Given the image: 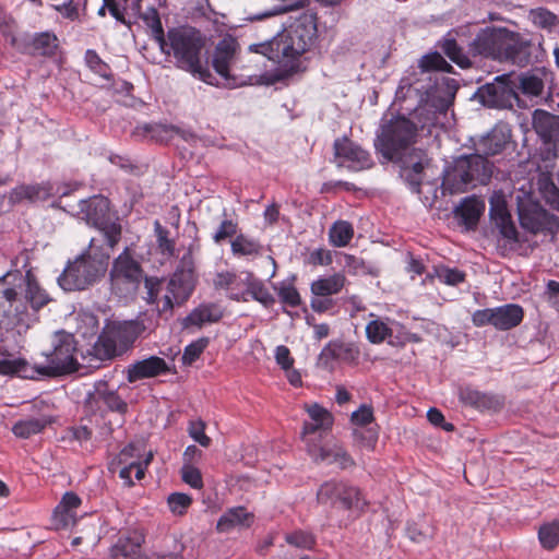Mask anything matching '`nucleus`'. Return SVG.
<instances>
[{
    "label": "nucleus",
    "instance_id": "1",
    "mask_svg": "<svg viewBox=\"0 0 559 559\" xmlns=\"http://www.w3.org/2000/svg\"><path fill=\"white\" fill-rule=\"evenodd\" d=\"M49 301L47 293L39 287L27 271L9 272L0 277L1 323L10 329H27L35 313Z\"/></svg>",
    "mask_w": 559,
    "mask_h": 559
},
{
    "label": "nucleus",
    "instance_id": "2",
    "mask_svg": "<svg viewBox=\"0 0 559 559\" xmlns=\"http://www.w3.org/2000/svg\"><path fill=\"white\" fill-rule=\"evenodd\" d=\"M430 73L408 72L401 79L392 103L393 109L416 118L421 128L435 126L438 115L450 106V99L439 95V86Z\"/></svg>",
    "mask_w": 559,
    "mask_h": 559
},
{
    "label": "nucleus",
    "instance_id": "3",
    "mask_svg": "<svg viewBox=\"0 0 559 559\" xmlns=\"http://www.w3.org/2000/svg\"><path fill=\"white\" fill-rule=\"evenodd\" d=\"M531 46L520 34L506 28H487L476 36L471 49L474 55L524 68L531 61Z\"/></svg>",
    "mask_w": 559,
    "mask_h": 559
},
{
    "label": "nucleus",
    "instance_id": "4",
    "mask_svg": "<svg viewBox=\"0 0 559 559\" xmlns=\"http://www.w3.org/2000/svg\"><path fill=\"white\" fill-rule=\"evenodd\" d=\"M142 331V324L134 320L111 322L86 349L83 359L90 367L98 368L103 361L127 352Z\"/></svg>",
    "mask_w": 559,
    "mask_h": 559
},
{
    "label": "nucleus",
    "instance_id": "5",
    "mask_svg": "<svg viewBox=\"0 0 559 559\" xmlns=\"http://www.w3.org/2000/svg\"><path fill=\"white\" fill-rule=\"evenodd\" d=\"M419 129L425 128L419 126L416 118L396 111L390 119H382L374 147L384 159L399 160L403 152L415 142Z\"/></svg>",
    "mask_w": 559,
    "mask_h": 559
},
{
    "label": "nucleus",
    "instance_id": "6",
    "mask_svg": "<svg viewBox=\"0 0 559 559\" xmlns=\"http://www.w3.org/2000/svg\"><path fill=\"white\" fill-rule=\"evenodd\" d=\"M286 33L267 44L261 45L263 53L270 51L269 59L278 63L293 60L306 52L313 43L317 25L311 14H301Z\"/></svg>",
    "mask_w": 559,
    "mask_h": 559
},
{
    "label": "nucleus",
    "instance_id": "7",
    "mask_svg": "<svg viewBox=\"0 0 559 559\" xmlns=\"http://www.w3.org/2000/svg\"><path fill=\"white\" fill-rule=\"evenodd\" d=\"M71 215L86 222L103 233L109 248H114L121 238L119 218L110 212L109 200L103 195H94L80 200L76 205H60Z\"/></svg>",
    "mask_w": 559,
    "mask_h": 559
},
{
    "label": "nucleus",
    "instance_id": "8",
    "mask_svg": "<svg viewBox=\"0 0 559 559\" xmlns=\"http://www.w3.org/2000/svg\"><path fill=\"white\" fill-rule=\"evenodd\" d=\"M492 175V165L479 153L462 156L445 170L442 188L451 194L462 193L477 185H486Z\"/></svg>",
    "mask_w": 559,
    "mask_h": 559
},
{
    "label": "nucleus",
    "instance_id": "9",
    "mask_svg": "<svg viewBox=\"0 0 559 559\" xmlns=\"http://www.w3.org/2000/svg\"><path fill=\"white\" fill-rule=\"evenodd\" d=\"M108 254L93 257L91 253H83L73 262H70L58 283L63 290H82L102 277L107 269Z\"/></svg>",
    "mask_w": 559,
    "mask_h": 559
},
{
    "label": "nucleus",
    "instance_id": "10",
    "mask_svg": "<svg viewBox=\"0 0 559 559\" xmlns=\"http://www.w3.org/2000/svg\"><path fill=\"white\" fill-rule=\"evenodd\" d=\"M193 78L218 88L286 83L294 72H262L260 75H237L234 72H191Z\"/></svg>",
    "mask_w": 559,
    "mask_h": 559
},
{
    "label": "nucleus",
    "instance_id": "11",
    "mask_svg": "<svg viewBox=\"0 0 559 559\" xmlns=\"http://www.w3.org/2000/svg\"><path fill=\"white\" fill-rule=\"evenodd\" d=\"M318 502L324 506H337L343 509L361 513L368 502L361 490L344 480L331 479L324 481L317 492Z\"/></svg>",
    "mask_w": 559,
    "mask_h": 559
},
{
    "label": "nucleus",
    "instance_id": "12",
    "mask_svg": "<svg viewBox=\"0 0 559 559\" xmlns=\"http://www.w3.org/2000/svg\"><path fill=\"white\" fill-rule=\"evenodd\" d=\"M143 271L128 248L123 250L112 262L109 273L111 290L119 297L133 295L142 281Z\"/></svg>",
    "mask_w": 559,
    "mask_h": 559
},
{
    "label": "nucleus",
    "instance_id": "13",
    "mask_svg": "<svg viewBox=\"0 0 559 559\" xmlns=\"http://www.w3.org/2000/svg\"><path fill=\"white\" fill-rule=\"evenodd\" d=\"M156 285L157 283H153L152 278H145V287L147 288L146 300L148 304L157 302L159 313H164L171 311L174 305H181L188 300L194 288V278L190 277L189 274L185 275V273L175 271L168 281L166 294L160 300L162 306L157 301Z\"/></svg>",
    "mask_w": 559,
    "mask_h": 559
},
{
    "label": "nucleus",
    "instance_id": "14",
    "mask_svg": "<svg viewBox=\"0 0 559 559\" xmlns=\"http://www.w3.org/2000/svg\"><path fill=\"white\" fill-rule=\"evenodd\" d=\"M166 44H169L174 56L187 63L192 70H201L197 67L199 53L203 46V41L199 32L193 28H174L167 34Z\"/></svg>",
    "mask_w": 559,
    "mask_h": 559
},
{
    "label": "nucleus",
    "instance_id": "15",
    "mask_svg": "<svg viewBox=\"0 0 559 559\" xmlns=\"http://www.w3.org/2000/svg\"><path fill=\"white\" fill-rule=\"evenodd\" d=\"M53 349L47 356L48 365L40 372L44 374H64L78 370L75 346L72 335L60 332L53 340Z\"/></svg>",
    "mask_w": 559,
    "mask_h": 559
},
{
    "label": "nucleus",
    "instance_id": "16",
    "mask_svg": "<svg viewBox=\"0 0 559 559\" xmlns=\"http://www.w3.org/2000/svg\"><path fill=\"white\" fill-rule=\"evenodd\" d=\"M334 163L350 171H361L373 166L370 154L347 138L334 141Z\"/></svg>",
    "mask_w": 559,
    "mask_h": 559
},
{
    "label": "nucleus",
    "instance_id": "17",
    "mask_svg": "<svg viewBox=\"0 0 559 559\" xmlns=\"http://www.w3.org/2000/svg\"><path fill=\"white\" fill-rule=\"evenodd\" d=\"M86 406L100 414L105 411L124 414L128 409V404L119 396L117 390L110 388L104 380L95 382L94 390L87 394Z\"/></svg>",
    "mask_w": 559,
    "mask_h": 559
},
{
    "label": "nucleus",
    "instance_id": "18",
    "mask_svg": "<svg viewBox=\"0 0 559 559\" xmlns=\"http://www.w3.org/2000/svg\"><path fill=\"white\" fill-rule=\"evenodd\" d=\"M518 212L522 228L532 234L551 233L558 226L555 216L550 215L535 202L519 203Z\"/></svg>",
    "mask_w": 559,
    "mask_h": 559
},
{
    "label": "nucleus",
    "instance_id": "19",
    "mask_svg": "<svg viewBox=\"0 0 559 559\" xmlns=\"http://www.w3.org/2000/svg\"><path fill=\"white\" fill-rule=\"evenodd\" d=\"M307 452L317 463L335 464L341 469H346L355 465L354 459L337 441L320 445L318 442H311L307 439Z\"/></svg>",
    "mask_w": 559,
    "mask_h": 559
},
{
    "label": "nucleus",
    "instance_id": "20",
    "mask_svg": "<svg viewBox=\"0 0 559 559\" xmlns=\"http://www.w3.org/2000/svg\"><path fill=\"white\" fill-rule=\"evenodd\" d=\"M12 46L34 56H51L59 47L58 38L50 32L12 37Z\"/></svg>",
    "mask_w": 559,
    "mask_h": 559
},
{
    "label": "nucleus",
    "instance_id": "21",
    "mask_svg": "<svg viewBox=\"0 0 559 559\" xmlns=\"http://www.w3.org/2000/svg\"><path fill=\"white\" fill-rule=\"evenodd\" d=\"M76 185L72 190L76 189ZM71 189L68 185L55 186L50 182H43L36 185H23L16 187L12 192V199L14 201L28 200L31 202L45 201L50 197L58 194L60 197L59 206L61 205V199L70 193Z\"/></svg>",
    "mask_w": 559,
    "mask_h": 559
},
{
    "label": "nucleus",
    "instance_id": "22",
    "mask_svg": "<svg viewBox=\"0 0 559 559\" xmlns=\"http://www.w3.org/2000/svg\"><path fill=\"white\" fill-rule=\"evenodd\" d=\"M138 135H142L155 142L167 143L179 138L186 142L197 141L195 134L190 130L180 129L173 124L146 123L138 126L135 129Z\"/></svg>",
    "mask_w": 559,
    "mask_h": 559
},
{
    "label": "nucleus",
    "instance_id": "23",
    "mask_svg": "<svg viewBox=\"0 0 559 559\" xmlns=\"http://www.w3.org/2000/svg\"><path fill=\"white\" fill-rule=\"evenodd\" d=\"M306 409L309 415V420L304 424L302 438L306 443L307 439L311 442H317L312 436L317 432H319L320 436L328 432L333 426V416L326 408L319 404L308 405Z\"/></svg>",
    "mask_w": 559,
    "mask_h": 559
},
{
    "label": "nucleus",
    "instance_id": "24",
    "mask_svg": "<svg viewBox=\"0 0 559 559\" xmlns=\"http://www.w3.org/2000/svg\"><path fill=\"white\" fill-rule=\"evenodd\" d=\"M240 46L237 39L226 34L215 45L212 53V66L214 70H229L235 67L239 57Z\"/></svg>",
    "mask_w": 559,
    "mask_h": 559
},
{
    "label": "nucleus",
    "instance_id": "25",
    "mask_svg": "<svg viewBox=\"0 0 559 559\" xmlns=\"http://www.w3.org/2000/svg\"><path fill=\"white\" fill-rule=\"evenodd\" d=\"M248 273L219 272L214 277L213 285L216 289L225 290L230 299L246 302L245 290L249 280Z\"/></svg>",
    "mask_w": 559,
    "mask_h": 559
},
{
    "label": "nucleus",
    "instance_id": "26",
    "mask_svg": "<svg viewBox=\"0 0 559 559\" xmlns=\"http://www.w3.org/2000/svg\"><path fill=\"white\" fill-rule=\"evenodd\" d=\"M81 498L72 492H66L53 511V525L57 530L74 526L78 521V509Z\"/></svg>",
    "mask_w": 559,
    "mask_h": 559
},
{
    "label": "nucleus",
    "instance_id": "27",
    "mask_svg": "<svg viewBox=\"0 0 559 559\" xmlns=\"http://www.w3.org/2000/svg\"><path fill=\"white\" fill-rule=\"evenodd\" d=\"M373 411L371 406L361 405L357 411L353 412L350 420L357 426L354 430V436L359 439L362 445L372 450L378 441V432L373 428H368L365 432L360 430L373 421Z\"/></svg>",
    "mask_w": 559,
    "mask_h": 559
},
{
    "label": "nucleus",
    "instance_id": "28",
    "mask_svg": "<svg viewBox=\"0 0 559 559\" xmlns=\"http://www.w3.org/2000/svg\"><path fill=\"white\" fill-rule=\"evenodd\" d=\"M513 73L514 72L504 73L501 76H497L493 83L481 86L477 92L480 103L488 107L499 106L511 91L507 81L510 74Z\"/></svg>",
    "mask_w": 559,
    "mask_h": 559
},
{
    "label": "nucleus",
    "instance_id": "29",
    "mask_svg": "<svg viewBox=\"0 0 559 559\" xmlns=\"http://www.w3.org/2000/svg\"><path fill=\"white\" fill-rule=\"evenodd\" d=\"M254 515L243 507H234L225 511L218 519L216 530L219 533H229L234 530H243L251 526Z\"/></svg>",
    "mask_w": 559,
    "mask_h": 559
},
{
    "label": "nucleus",
    "instance_id": "30",
    "mask_svg": "<svg viewBox=\"0 0 559 559\" xmlns=\"http://www.w3.org/2000/svg\"><path fill=\"white\" fill-rule=\"evenodd\" d=\"M169 370L166 361L157 356H151L146 359L136 361L128 369V381L135 382L144 378H152Z\"/></svg>",
    "mask_w": 559,
    "mask_h": 559
},
{
    "label": "nucleus",
    "instance_id": "31",
    "mask_svg": "<svg viewBox=\"0 0 559 559\" xmlns=\"http://www.w3.org/2000/svg\"><path fill=\"white\" fill-rule=\"evenodd\" d=\"M224 311L217 304H202L193 309L183 320L185 328L197 326L201 328L204 324H211L219 321L223 318Z\"/></svg>",
    "mask_w": 559,
    "mask_h": 559
},
{
    "label": "nucleus",
    "instance_id": "32",
    "mask_svg": "<svg viewBox=\"0 0 559 559\" xmlns=\"http://www.w3.org/2000/svg\"><path fill=\"white\" fill-rule=\"evenodd\" d=\"M509 139L510 131L506 127H495L476 144V152L483 156L499 154L509 142Z\"/></svg>",
    "mask_w": 559,
    "mask_h": 559
},
{
    "label": "nucleus",
    "instance_id": "33",
    "mask_svg": "<svg viewBox=\"0 0 559 559\" xmlns=\"http://www.w3.org/2000/svg\"><path fill=\"white\" fill-rule=\"evenodd\" d=\"M492 325L498 330H510L523 320V309L519 305L509 304L492 308Z\"/></svg>",
    "mask_w": 559,
    "mask_h": 559
},
{
    "label": "nucleus",
    "instance_id": "34",
    "mask_svg": "<svg viewBox=\"0 0 559 559\" xmlns=\"http://www.w3.org/2000/svg\"><path fill=\"white\" fill-rule=\"evenodd\" d=\"M371 320L366 325V336L372 344H380L388 342L392 344L391 336L393 333V325L396 324L394 320L388 318H380L374 313H370Z\"/></svg>",
    "mask_w": 559,
    "mask_h": 559
},
{
    "label": "nucleus",
    "instance_id": "35",
    "mask_svg": "<svg viewBox=\"0 0 559 559\" xmlns=\"http://www.w3.org/2000/svg\"><path fill=\"white\" fill-rule=\"evenodd\" d=\"M534 127L545 142L552 143L559 151V117L537 110L534 115Z\"/></svg>",
    "mask_w": 559,
    "mask_h": 559
},
{
    "label": "nucleus",
    "instance_id": "36",
    "mask_svg": "<svg viewBox=\"0 0 559 559\" xmlns=\"http://www.w3.org/2000/svg\"><path fill=\"white\" fill-rule=\"evenodd\" d=\"M346 277L341 273L319 277L311 283V293L318 297H328L340 293L345 286Z\"/></svg>",
    "mask_w": 559,
    "mask_h": 559
},
{
    "label": "nucleus",
    "instance_id": "37",
    "mask_svg": "<svg viewBox=\"0 0 559 559\" xmlns=\"http://www.w3.org/2000/svg\"><path fill=\"white\" fill-rule=\"evenodd\" d=\"M484 211V204L476 199L466 198L456 209L455 216L467 229L474 228Z\"/></svg>",
    "mask_w": 559,
    "mask_h": 559
},
{
    "label": "nucleus",
    "instance_id": "38",
    "mask_svg": "<svg viewBox=\"0 0 559 559\" xmlns=\"http://www.w3.org/2000/svg\"><path fill=\"white\" fill-rule=\"evenodd\" d=\"M49 424L50 420L45 416L23 418L13 425L12 432L16 438L28 439L40 433Z\"/></svg>",
    "mask_w": 559,
    "mask_h": 559
},
{
    "label": "nucleus",
    "instance_id": "39",
    "mask_svg": "<svg viewBox=\"0 0 559 559\" xmlns=\"http://www.w3.org/2000/svg\"><path fill=\"white\" fill-rule=\"evenodd\" d=\"M248 281L245 290L246 302L251 298L264 307H272L275 302V298L264 286V284L252 273H248Z\"/></svg>",
    "mask_w": 559,
    "mask_h": 559
},
{
    "label": "nucleus",
    "instance_id": "40",
    "mask_svg": "<svg viewBox=\"0 0 559 559\" xmlns=\"http://www.w3.org/2000/svg\"><path fill=\"white\" fill-rule=\"evenodd\" d=\"M152 460L153 453L150 451L146 453L143 461L135 460L128 463H119L121 465L119 477L123 479L128 486H131L133 484L132 474L134 473L135 479H142Z\"/></svg>",
    "mask_w": 559,
    "mask_h": 559
},
{
    "label": "nucleus",
    "instance_id": "41",
    "mask_svg": "<svg viewBox=\"0 0 559 559\" xmlns=\"http://www.w3.org/2000/svg\"><path fill=\"white\" fill-rule=\"evenodd\" d=\"M491 215L504 238L511 241H519L518 230L503 205L497 207L491 205Z\"/></svg>",
    "mask_w": 559,
    "mask_h": 559
},
{
    "label": "nucleus",
    "instance_id": "42",
    "mask_svg": "<svg viewBox=\"0 0 559 559\" xmlns=\"http://www.w3.org/2000/svg\"><path fill=\"white\" fill-rule=\"evenodd\" d=\"M354 237V228L346 221L335 222L329 230L330 242L334 247H345Z\"/></svg>",
    "mask_w": 559,
    "mask_h": 559
},
{
    "label": "nucleus",
    "instance_id": "43",
    "mask_svg": "<svg viewBox=\"0 0 559 559\" xmlns=\"http://www.w3.org/2000/svg\"><path fill=\"white\" fill-rule=\"evenodd\" d=\"M230 247L233 254L238 257L258 255L261 251V245L258 240L242 234L235 237Z\"/></svg>",
    "mask_w": 559,
    "mask_h": 559
},
{
    "label": "nucleus",
    "instance_id": "44",
    "mask_svg": "<svg viewBox=\"0 0 559 559\" xmlns=\"http://www.w3.org/2000/svg\"><path fill=\"white\" fill-rule=\"evenodd\" d=\"M142 20L145 22L146 26L151 28L152 35L159 44L160 48L169 53V51L165 49L167 44L164 37V31L157 10L155 8L147 9L142 14Z\"/></svg>",
    "mask_w": 559,
    "mask_h": 559
},
{
    "label": "nucleus",
    "instance_id": "45",
    "mask_svg": "<svg viewBox=\"0 0 559 559\" xmlns=\"http://www.w3.org/2000/svg\"><path fill=\"white\" fill-rule=\"evenodd\" d=\"M538 538L546 549H554L559 543V520L545 523L539 527Z\"/></svg>",
    "mask_w": 559,
    "mask_h": 559
},
{
    "label": "nucleus",
    "instance_id": "46",
    "mask_svg": "<svg viewBox=\"0 0 559 559\" xmlns=\"http://www.w3.org/2000/svg\"><path fill=\"white\" fill-rule=\"evenodd\" d=\"M154 231L158 249L163 255L173 257L175 254V240L169 238V230L158 221L154 223Z\"/></svg>",
    "mask_w": 559,
    "mask_h": 559
},
{
    "label": "nucleus",
    "instance_id": "47",
    "mask_svg": "<svg viewBox=\"0 0 559 559\" xmlns=\"http://www.w3.org/2000/svg\"><path fill=\"white\" fill-rule=\"evenodd\" d=\"M444 53L457 64L460 68H471L473 63L468 59V57L463 52V50L457 46L454 39H445L442 45Z\"/></svg>",
    "mask_w": 559,
    "mask_h": 559
},
{
    "label": "nucleus",
    "instance_id": "48",
    "mask_svg": "<svg viewBox=\"0 0 559 559\" xmlns=\"http://www.w3.org/2000/svg\"><path fill=\"white\" fill-rule=\"evenodd\" d=\"M274 288L277 292L280 300L284 305L288 307H297L300 305V295L293 284L281 282L274 286Z\"/></svg>",
    "mask_w": 559,
    "mask_h": 559
},
{
    "label": "nucleus",
    "instance_id": "49",
    "mask_svg": "<svg viewBox=\"0 0 559 559\" xmlns=\"http://www.w3.org/2000/svg\"><path fill=\"white\" fill-rule=\"evenodd\" d=\"M92 430L84 425L72 426L64 430L62 440L66 442H78L80 447H85L92 438Z\"/></svg>",
    "mask_w": 559,
    "mask_h": 559
},
{
    "label": "nucleus",
    "instance_id": "50",
    "mask_svg": "<svg viewBox=\"0 0 559 559\" xmlns=\"http://www.w3.org/2000/svg\"><path fill=\"white\" fill-rule=\"evenodd\" d=\"M206 424L202 419L189 421L188 433L201 447L207 448L211 445V438L205 433Z\"/></svg>",
    "mask_w": 559,
    "mask_h": 559
},
{
    "label": "nucleus",
    "instance_id": "51",
    "mask_svg": "<svg viewBox=\"0 0 559 559\" xmlns=\"http://www.w3.org/2000/svg\"><path fill=\"white\" fill-rule=\"evenodd\" d=\"M437 278L447 285H457L465 280V274L457 270L447 266H439L435 269Z\"/></svg>",
    "mask_w": 559,
    "mask_h": 559
},
{
    "label": "nucleus",
    "instance_id": "52",
    "mask_svg": "<svg viewBox=\"0 0 559 559\" xmlns=\"http://www.w3.org/2000/svg\"><path fill=\"white\" fill-rule=\"evenodd\" d=\"M460 397L463 402L474 405L478 408L490 407L492 404V399L490 396L471 389L462 390Z\"/></svg>",
    "mask_w": 559,
    "mask_h": 559
},
{
    "label": "nucleus",
    "instance_id": "53",
    "mask_svg": "<svg viewBox=\"0 0 559 559\" xmlns=\"http://www.w3.org/2000/svg\"><path fill=\"white\" fill-rule=\"evenodd\" d=\"M168 507L174 514L182 515L192 503V498L187 493L174 492L167 499Z\"/></svg>",
    "mask_w": 559,
    "mask_h": 559
},
{
    "label": "nucleus",
    "instance_id": "54",
    "mask_svg": "<svg viewBox=\"0 0 559 559\" xmlns=\"http://www.w3.org/2000/svg\"><path fill=\"white\" fill-rule=\"evenodd\" d=\"M420 70H452L439 52H430L419 60Z\"/></svg>",
    "mask_w": 559,
    "mask_h": 559
},
{
    "label": "nucleus",
    "instance_id": "55",
    "mask_svg": "<svg viewBox=\"0 0 559 559\" xmlns=\"http://www.w3.org/2000/svg\"><path fill=\"white\" fill-rule=\"evenodd\" d=\"M182 480L194 489H201L203 487V479L200 469L192 464L185 463L181 467Z\"/></svg>",
    "mask_w": 559,
    "mask_h": 559
},
{
    "label": "nucleus",
    "instance_id": "56",
    "mask_svg": "<svg viewBox=\"0 0 559 559\" xmlns=\"http://www.w3.org/2000/svg\"><path fill=\"white\" fill-rule=\"evenodd\" d=\"M206 345H207L206 338H200V340H197V341L190 343L189 345H187L183 350L182 362L185 365H191L192 362H194L200 357V355L203 353Z\"/></svg>",
    "mask_w": 559,
    "mask_h": 559
},
{
    "label": "nucleus",
    "instance_id": "57",
    "mask_svg": "<svg viewBox=\"0 0 559 559\" xmlns=\"http://www.w3.org/2000/svg\"><path fill=\"white\" fill-rule=\"evenodd\" d=\"M146 453L140 444L130 443L126 445L117 456L118 463H128L135 460L143 461Z\"/></svg>",
    "mask_w": 559,
    "mask_h": 559
},
{
    "label": "nucleus",
    "instance_id": "58",
    "mask_svg": "<svg viewBox=\"0 0 559 559\" xmlns=\"http://www.w3.org/2000/svg\"><path fill=\"white\" fill-rule=\"evenodd\" d=\"M289 545L298 548L310 549L314 545V537L307 532L295 531L285 537Z\"/></svg>",
    "mask_w": 559,
    "mask_h": 559
},
{
    "label": "nucleus",
    "instance_id": "59",
    "mask_svg": "<svg viewBox=\"0 0 559 559\" xmlns=\"http://www.w3.org/2000/svg\"><path fill=\"white\" fill-rule=\"evenodd\" d=\"M522 92L531 96H539L544 90L543 80L536 75H524L521 79Z\"/></svg>",
    "mask_w": 559,
    "mask_h": 559
},
{
    "label": "nucleus",
    "instance_id": "60",
    "mask_svg": "<svg viewBox=\"0 0 559 559\" xmlns=\"http://www.w3.org/2000/svg\"><path fill=\"white\" fill-rule=\"evenodd\" d=\"M139 550V545L132 543L129 538H119L112 546L111 554L115 559L118 557L128 558Z\"/></svg>",
    "mask_w": 559,
    "mask_h": 559
},
{
    "label": "nucleus",
    "instance_id": "61",
    "mask_svg": "<svg viewBox=\"0 0 559 559\" xmlns=\"http://www.w3.org/2000/svg\"><path fill=\"white\" fill-rule=\"evenodd\" d=\"M530 16L535 25L543 28H548L555 25L557 20L554 13L545 9L532 10Z\"/></svg>",
    "mask_w": 559,
    "mask_h": 559
},
{
    "label": "nucleus",
    "instance_id": "62",
    "mask_svg": "<svg viewBox=\"0 0 559 559\" xmlns=\"http://www.w3.org/2000/svg\"><path fill=\"white\" fill-rule=\"evenodd\" d=\"M237 228H238L237 223H235L231 219H224L219 224L215 234L213 235V240L216 243H221L226 238L235 236L237 234Z\"/></svg>",
    "mask_w": 559,
    "mask_h": 559
},
{
    "label": "nucleus",
    "instance_id": "63",
    "mask_svg": "<svg viewBox=\"0 0 559 559\" xmlns=\"http://www.w3.org/2000/svg\"><path fill=\"white\" fill-rule=\"evenodd\" d=\"M194 250H195L194 245H190L188 247L186 253H183V255L181 257V259L179 261L176 272H181L185 274L189 273L190 277L194 278V258H193Z\"/></svg>",
    "mask_w": 559,
    "mask_h": 559
},
{
    "label": "nucleus",
    "instance_id": "64",
    "mask_svg": "<svg viewBox=\"0 0 559 559\" xmlns=\"http://www.w3.org/2000/svg\"><path fill=\"white\" fill-rule=\"evenodd\" d=\"M274 357L276 364L283 369H289L294 366V358L290 355V350L285 345H278L275 347Z\"/></svg>",
    "mask_w": 559,
    "mask_h": 559
}]
</instances>
